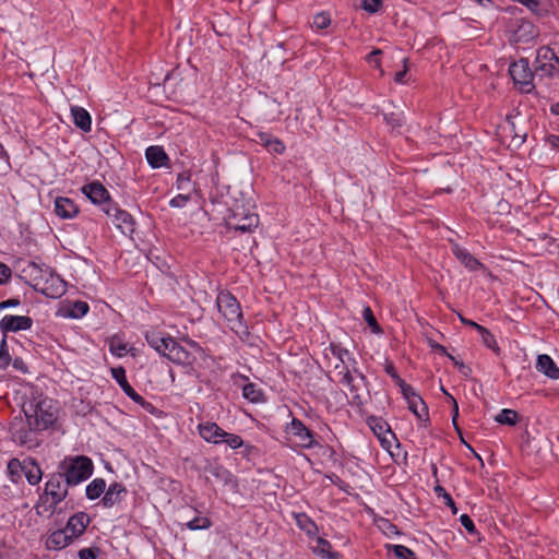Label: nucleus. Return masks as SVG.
Listing matches in <instances>:
<instances>
[{
  "mask_svg": "<svg viewBox=\"0 0 559 559\" xmlns=\"http://www.w3.org/2000/svg\"><path fill=\"white\" fill-rule=\"evenodd\" d=\"M227 206L226 224L229 228L241 233H251L259 225V216L252 211V205L246 201L242 193L234 191L225 201Z\"/></svg>",
  "mask_w": 559,
  "mask_h": 559,
  "instance_id": "nucleus-1",
  "label": "nucleus"
},
{
  "mask_svg": "<svg viewBox=\"0 0 559 559\" xmlns=\"http://www.w3.org/2000/svg\"><path fill=\"white\" fill-rule=\"evenodd\" d=\"M216 305L218 311L228 322L230 329L239 335L245 345L258 346L257 343L248 340L250 334L247 332V328L242 324V312L237 299L228 292H221L216 298Z\"/></svg>",
  "mask_w": 559,
  "mask_h": 559,
  "instance_id": "nucleus-2",
  "label": "nucleus"
},
{
  "mask_svg": "<svg viewBox=\"0 0 559 559\" xmlns=\"http://www.w3.org/2000/svg\"><path fill=\"white\" fill-rule=\"evenodd\" d=\"M64 478L57 472L50 476L45 485L44 496L40 497L36 511L38 515L51 516L57 506L68 496V485L63 484Z\"/></svg>",
  "mask_w": 559,
  "mask_h": 559,
  "instance_id": "nucleus-3",
  "label": "nucleus"
},
{
  "mask_svg": "<svg viewBox=\"0 0 559 559\" xmlns=\"http://www.w3.org/2000/svg\"><path fill=\"white\" fill-rule=\"evenodd\" d=\"M93 469L92 460L84 455L67 457L58 466V472L62 475L68 486H76L86 480L93 474Z\"/></svg>",
  "mask_w": 559,
  "mask_h": 559,
  "instance_id": "nucleus-4",
  "label": "nucleus"
},
{
  "mask_svg": "<svg viewBox=\"0 0 559 559\" xmlns=\"http://www.w3.org/2000/svg\"><path fill=\"white\" fill-rule=\"evenodd\" d=\"M10 432L12 440L22 447L32 449L38 445L36 437L38 429L33 427L29 416L25 420L15 417L11 423Z\"/></svg>",
  "mask_w": 559,
  "mask_h": 559,
  "instance_id": "nucleus-5",
  "label": "nucleus"
},
{
  "mask_svg": "<svg viewBox=\"0 0 559 559\" xmlns=\"http://www.w3.org/2000/svg\"><path fill=\"white\" fill-rule=\"evenodd\" d=\"M533 68L536 76H551L559 72V58L549 47H542L537 50Z\"/></svg>",
  "mask_w": 559,
  "mask_h": 559,
  "instance_id": "nucleus-6",
  "label": "nucleus"
},
{
  "mask_svg": "<svg viewBox=\"0 0 559 559\" xmlns=\"http://www.w3.org/2000/svg\"><path fill=\"white\" fill-rule=\"evenodd\" d=\"M341 383L344 384L348 392L346 395L348 401L353 405H362L368 390L365 382V377L359 373V379H355L350 371L347 369L341 379Z\"/></svg>",
  "mask_w": 559,
  "mask_h": 559,
  "instance_id": "nucleus-7",
  "label": "nucleus"
},
{
  "mask_svg": "<svg viewBox=\"0 0 559 559\" xmlns=\"http://www.w3.org/2000/svg\"><path fill=\"white\" fill-rule=\"evenodd\" d=\"M509 73L515 84L521 86L523 92H530L533 88V80L536 78L535 71L531 70L527 59H520L513 62L509 68Z\"/></svg>",
  "mask_w": 559,
  "mask_h": 559,
  "instance_id": "nucleus-8",
  "label": "nucleus"
},
{
  "mask_svg": "<svg viewBox=\"0 0 559 559\" xmlns=\"http://www.w3.org/2000/svg\"><path fill=\"white\" fill-rule=\"evenodd\" d=\"M25 416H29L31 421L33 423V427L38 429V431L46 430L57 420L56 413L52 411L51 406H48L45 401L39 402L33 409V414H28L26 409H24Z\"/></svg>",
  "mask_w": 559,
  "mask_h": 559,
  "instance_id": "nucleus-9",
  "label": "nucleus"
},
{
  "mask_svg": "<svg viewBox=\"0 0 559 559\" xmlns=\"http://www.w3.org/2000/svg\"><path fill=\"white\" fill-rule=\"evenodd\" d=\"M286 433L290 439L294 438L297 447L310 449L317 444L312 432L297 418H293L292 423L286 427Z\"/></svg>",
  "mask_w": 559,
  "mask_h": 559,
  "instance_id": "nucleus-10",
  "label": "nucleus"
},
{
  "mask_svg": "<svg viewBox=\"0 0 559 559\" xmlns=\"http://www.w3.org/2000/svg\"><path fill=\"white\" fill-rule=\"evenodd\" d=\"M103 211L112 219V224L126 236H131L134 231L135 222L126 211L118 209L115 204H107Z\"/></svg>",
  "mask_w": 559,
  "mask_h": 559,
  "instance_id": "nucleus-11",
  "label": "nucleus"
},
{
  "mask_svg": "<svg viewBox=\"0 0 559 559\" xmlns=\"http://www.w3.org/2000/svg\"><path fill=\"white\" fill-rule=\"evenodd\" d=\"M37 292L49 298H59L67 292V283L50 270Z\"/></svg>",
  "mask_w": 559,
  "mask_h": 559,
  "instance_id": "nucleus-12",
  "label": "nucleus"
},
{
  "mask_svg": "<svg viewBox=\"0 0 559 559\" xmlns=\"http://www.w3.org/2000/svg\"><path fill=\"white\" fill-rule=\"evenodd\" d=\"M111 376L118 382L122 391L135 403L141 404L142 406H151L150 403L145 402V400L134 391V389L129 384L126 378V370L123 367L111 368Z\"/></svg>",
  "mask_w": 559,
  "mask_h": 559,
  "instance_id": "nucleus-13",
  "label": "nucleus"
},
{
  "mask_svg": "<svg viewBox=\"0 0 559 559\" xmlns=\"http://www.w3.org/2000/svg\"><path fill=\"white\" fill-rule=\"evenodd\" d=\"M82 192L95 204H112L108 190L99 182L93 181L82 187Z\"/></svg>",
  "mask_w": 559,
  "mask_h": 559,
  "instance_id": "nucleus-14",
  "label": "nucleus"
},
{
  "mask_svg": "<svg viewBox=\"0 0 559 559\" xmlns=\"http://www.w3.org/2000/svg\"><path fill=\"white\" fill-rule=\"evenodd\" d=\"M49 271V269L39 267L35 262H29L24 269H22L21 278L37 292Z\"/></svg>",
  "mask_w": 559,
  "mask_h": 559,
  "instance_id": "nucleus-15",
  "label": "nucleus"
},
{
  "mask_svg": "<svg viewBox=\"0 0 559 559\" xmlns=\"http://www.w3.org/2000/svg\"><path fill=\"white\" fill-rule=\"evenodd\" d=\"M90 522L91 519L87 513L76 512L70 516L64 530H67L70 537L74 540L84 534Z\"/></svg>",
  "mask_w": 559,
  "mask_h": 559,
  "instance_id": "nucleus-16",
  "label": "nucleus"
},
{
  "mask_svg": "<svg viewBox=\"0 0 559 559\" xmlns=\"http://www.w3.org/2000/svg\"><path fill=\"white\" fill-rule=\"evenodd\" d=\"M32 319L25 316H5L0 321V329L3 333L27 330L32 326Z\"/></svg>",
  "mask_w": 559,
  "mask_h": 559,
  "instance_id": "nucleus-17",
  "label": "nucleus"
},
{
  "mask_svg": "<svg viewBox=\"0 0 559 559\" xmlns=\"http://www.w3.org/2000/svg\"><path fill=\"white\" fill-rule=\"evenodd\" d=\"M537 36L536 27L528 21H521L512 33L514 43H527Z\"/></svg>",
  "mask_w": 559,
  "mask_h": 559,
  "instance_id": "nucleus-18",
  "label": "nucleus"
},
{
  "mask_svg": "<svg viewBox=\"0 0 559 559\" xmlns=\"http://www.w3.org/2000/svg\"><path fill=\"white\" fill-rule=\"evenodd\" d=\"M73 539L68 534L67 530H57L52 532L47 540H46V547L49 550H61L69 546Z\"/></svg>",
  "mask_w": 559,
  "mask_h": 559,
  "instance_id": "nucleus-19",
  "label": "nucleus"
},
{
  "mask_svg": "<svg viewBox=\"0 0 559 559\" xmlns=\"http://www.w3.org/2000/svg\"><path fill=\"white\" fill-rule=\"evenodd\" d=\"M55 212L59 217L68 219L74 217L79 209L71 199L59 197L55 200Z\"/></svg>",
  "mask_w": 559,
  "mask_h": 559,
  "instance_id": "nucleus-20",
  "label": "nucleus"
},
{
  "mask_svg": "<svg viewBox=\"0 0 559 559\" xmlns=\"http://www.w3.org/2000/svg\"><path fill=\"white\" fill-rule=\"evenodd\" d=\"M536 369L552 380L559 379L558 366L555 364L554 359L546 354H542L537 357Z\"/></svg>",
  "mask_w": 559,
  "mask_h": 559,
  "instance_id": "nucleus-21",
  "label": "nucleus"
},
{
  "mask_svg": "<svg viewBox=\"0 0 559 559\" xmlns=\"http://www.w3.org/2000/svg\"><path fill=\"white\" fill-rule=\"evenodd\" d=\"M127 492L126 487L120 483H112L109 485L107 491L102 499L103 506L111 508L122 500V495Z\"/></svg>",
  "mask_w": 559,
  "mask_h": 559,
  "instance_id": "nucleus-22",
  "label": "nucleus"
},
{
  "mask_svg": "<svg viewBox=\"0 0 559 559\" xmlns=\"http://www.w3.org/2000/svg\"><path fill=\"white\" fill-rule=\"evenodd\" d=\"M200 436L207 442L222 443L224 430L215 423H205L199 425Z\"/></svg>",
  "mask_w": 559,
  "mask_h": 559,
  "instance_id": "nucleus-23",
  "label": "nucleus"
},
{
  "mask_svg": "<svg viewBox=\"0 0 559 559\" xmlns=\"http://www.w3.org/2000/svg\"><path fill=\"white\" fill-rule=\"evenodd\" d=\"M146 340L148 345L154 349H162V347L165 349H168L169 347H171V349H182V347L179 346L178 343L169 336L166 337L157 333H152L146 335Z\"/></svg>",
  "mask_w": 559,
  "mask_h": 559,
  "instance_id": "nucleus-24",
  "label": "nucleus"
},
{
  "mask_svg": "<svg viewBox=\"0 0 559 559\" xmlns=\"http://www.w3.org/2000/svg\"><path fill=\"white\" fill-rule=\"evenodd\" d=\"M145 157L147 163L153 168H159L168 160V156L165 153L164 148L160 146H150L146 148Z\"/></svg>",
  "mask_w": 559,
  "mask_h": 559,
  "instance_id": "nucleus-25",
  "label": "nucleus"
},
{
  "mask_svg": "<svg viewBox=\"0 0 559 559\" xmlns=\"http://www.w3.org/2000/svg\"><path fill=\"white\" fill-rule=\"evenodd\" d=\"M74 124L84 132H88L92 126V119L87 110L82 107L73 106L71 108Z\"/></svg>",
  "mask_w": 559,
  "mask_h": 559,
  "instance_id": "nucleus-26",
  "label": "nucleus"
},
{
  "mask_svg": "<svg viewBox=\"0 0 559 559\" xmlns=\"http://www.w3.org/2000/svg\"><path fill=\"white\" fill-rule=\"evenodd\" d=\"M454 255L471 271H475L483 266V264L474 258L467 250L461 248L459 245L453 246Z\"/></svg>",
  "mask_w": 559,
  "mask_h": 559,
  "instance_id": "nucleus-27",
  "label": "nucleus"
},
{
  "mask_svg": "<svg viewBox=\"0 0 559 559\" xmlns=\"http://www.w3.org/2000/svg\"><path fill=\"white\" fill-rule=\"evenodd\" d=\"M408 409L419 419L424 423H427L429 420L428 415V407L424 400L418 395L414 400L407 402Z\"/></svg>",
  "mask_w": 559,
  "mask_h": 559,
  "instance_id": "nucleus-28",
  "label": "nucleus"
},
{
  "mask_svg": "<svg viewBox=\"0 0 559 559\" xmlns=\"http://www.w3.org/2000/svg\"><path fill=\"white\" fill-rule=\"evenodd\" d=\"M331 549V543L322 537H318L317 545L312 547L313 552L322 558L338 559V552H333Z\"/></svg>",
  "mask_w": 559,
  "mask_h": 559,
  "instance_id": "nucleus-29",
  "label": "nucleus"
},
{
  "mask_svg": "<svg viewBox=\"0 0 559 559\" xmlns=\"http://www.w3.org/2000/svg\"><path fill=\"white\" fill-rule=\"evenodd\" d=\"M295 519L297 526L308 536L313 537L318 534L317 524L306 513H297Z\"/></svg>",
  "mask_w": 559,
  "mask_h": 559,
  "instance_id": "nucleus-30",
  "label": "nucleus"
},
{
  "mask_svg": "<svg viewBox=\"0 0 559 559\" xmlns=\"http://www.w3.org/2000/svg\"><path fill=\"white\" fill-rule=\"evenodd\" d=\"M204 471L207 474V478L214 477L224 484H227L230 480V473L222 465L210 464Z\"/></svg>",
  "mask_w": 559,
  "mask_h": 559,
  "instance_id": "nucleus-31",
  "label": "nucleus"
},
{
  "mask_svg": "<svg viewBox=\"0 0 559 559\" xmlns=\"http://www.w3.org/2000/svg\"><path fill=\"white\" fill-rule=\"evenodd\" d=\"M106 481L103 478H95L86 487V497L90 500H95L105 492Z\"/></svg>",
  "mask_w": 559,
  "mask_h": 559,
  "instance_id": "nucleus-32",
  "label": "nucleus"
},
{
  "mask_svg": "<svg viewBox=\"0 0 559 559\" xmlns=\"http://www.w3.org/2000/svg\"><path fill=\"white\" fill-rule=\"evenodd\" d=\"M369 425L379 439L385 441V433H392L390 426L381 418H370Z\"/></svg>",
  "mask_w": 559,
  "mask_h": 559,
  "instance_id": "nucleus-33",
  "label": "nucleus"
},
{
  "mask_svg": "<svg viewBox=\"0 0 559 559\" xmlns=\"http://www.w3.org/2000/svg\"><path fill=\"white\" fill-rule=\"evenodd\" d=\"M519 420V414L509 408L502 409L497 416L496 421L501 425L514 426Z\"/></svg>",
  "mask_w": 559,
  "mask_h": 559,
  "instance_id": "nucleus-34",
  "label": "nucleus"
},
{
  "mask_svg": "<svg viewBox=\"0 0 559 559\" xmlns=\"http://www.w3.org/2000/svg\"><path fill=\"white\" fill-rule=\"evenodd\" d=\"M242 395L250 402L257 403L261 400L262 392L253 383H247L242 388Z\"/></svg>",
  "mask_w": 559,
  "mask_h": 559,
  "instance_id": "nucleus-35",
  "label": "nucleus"
},
{
  "mask_svg": "<svg viewBox=\"0 0 559 559\" xmlns=\"http://www.w3.org/2000/svg\"><path fill=\"white\" fill-rule=\"evenodd\" d=\"M88 311V305L85 301H74L68 311V316L71 318H81Z\"/></svg>",
  "mask_w": 559,
  "mask_h": 559,
  "instance_id": "nucleus-36",
  "label": "nucleus"
},
{
  "mask_svg": "<svg viewBox=\"0 0 559 559\" xmlns=\"http://www.w3.org/2000/svg\"><path fill=\"white\" fill-rule=\"evenodd\" d=\"M186 525L191 531L206 530L211 526V521L206 516H195L192 520L188 521Z\"/></svg>",
  "mask_w": 559,
  "mask_h": 559,
  "instance_id": "nucleus-37",
  "label": "nucleus"
},
{
  "mask_svg": "<svg viewBox=\"0 0 559 559\" xmlns=\"http://www.w3.org/2000/svg\"><path fill=\"white\" fill-rule=\"evenodd\" d=\"M163 356L178 365L189 364V352H163Z\"/></svg>",
  "mask_w": 559,
  "mask_h": 559,
  "instance_id": "nucleus-38",
  "label": "nucleus"
},
{
  "mask_svg": "<svg viewBox=\"0 0 559 559\" xmlns=\"http://www.w3.org/2000/svg\"><path fill=\"white\" fill-rule=\"evenodd\" d=\"M177 188L183 192H192L194 191V186L191 183V178L189 173H181L177 178Z\"/></svg>",
  "mask_w": 559,
  "mask_h": 559,
  "instance_id": "nucleus-39",
  "label": "nucleus"
},
{
  "mask_svg": "<svg viewBox=\"0 0 559 559\" xmlns=\"http://www.w3.org/2000/svg\"><path fill=\"white\" fill-rule=\"evenodd\" d=\"M362 317L373 333H380L381 328L370 307H365L362 310Z\"/></svg>",
  "mask_w": 559,
  "mask_h": 559,
  "instance_id": "nucleus-40",
  "label": "nucleus"
},
{
  "mask_svg": "<svg viewBox=\"0 0 559 559\" xmlns=\"http://www.w3.org/2000/svg\"><path fill=\"white\" fill-rule=\"evenodd\" d=\"M390 549L399 559H417L415 552L403 545H392Z\"/></svg>",
  "mask_w": 559,
  "mask_h": 559,
  "instance_id": "nucleus-41",
  "label": "nucleus"
},
{
  "mask_svg": "<svg viewBox=\"0 0 559 559\" xmlns=\"http://www.w3.org/2000/svg\"><path fill=\"white\" fill-rule=\"evenodd\" d=\"M476 330L479 332L481 341L486 347L493 349L497 346L493 335L484 326L476 325Z\"/></svg>",
  "mask_w": 559,
  "mask_h": 559,
  "instance_id": "nucleus-42",
  "label": "nucleus"
},
{
  "mask_svg": "<svg viewBox=\"0 0 559 559\" xmlns=\"http://www.w3.org/2000/svg\"><path fill=\"white\" fill-rule=\"evenodd\" d=\"M222 443H226L231 449H238L242 445V439L238 435L228 433L226 431L223 432Z\"/></svg>",
  "mask_w": 559,
  "mask_h": 559,
  "instance_id": "nucleus-43",
  "label": "nucleus"
},
{
  "mask_svg": "<svg viewBox=\"0 0 559 559\" xmlns=\"http://www.w3.org/2000/svg\"><path fill=\"white\" fill-rule=\"evenodd\" d=\"M449 359H451L454 365L459 368V371L466 378L472 374V369L469 366L465 365L459 356H454L449 352H443Z\"/></svg>",
  "mask_w": 559,
  "mask_h": 559,
  "instance_id": "nucleus-44",
  "label": "nucleus"
},
{
  "mask_svg": "<svg viewBox=\"0 0 559 559\" xmlns=\"http://www.w3.org/2000/svg\"><path fill=\"white\" fill-rule=\"evenodd\" d=\"M442 392L447 395H449L451 397V400L453 401V404H454V414H453V417H452V423H453V426L455 428V431L459 433L460 438H461V441L467 445L468 449L472 450L471 445H468L465 440L463 439V436H462V430L461 428L459 427V424L456 423V419H457V416H459V406H457V403L456 401L454 400L453 396H451L443 388H441Z\"/></svg>",
  "mask_w": 559,
  "mask_h": 559,
  "instance_id": "nucleus-45",
  "label": "nucleus"
},
{
  "mask_svg": "<svg viewBox=\"0 0 559 559\" xmlns=\"http://www.w3.org/2000/svg\"><path fill=\"white\" fill-rule=\"evenodd\" d=\"M382 0H362L361 8L369 13H377L382 8Z\"/></svg>",
  "mask_w": 559,
  "mask_h": 559,
  "instance_id": "nucleus-46",
  "label": "nucleus"
},
{
  "mask_svg": "<svg viewBox=\"0 0 559 559\" xmlns=\"http://www.w3.org/2000/svg\"><path fill=\"white\" fill-rule=\"evenodd\" d=\"M384 370L392 378V380L396 383V385H400V384H402V382H404V380L396 372V369L392 361L385 360Z\"/></svg>",
  "mask_w": 559,
  "mask_h": 559,
  "instance_id": "nucleus-47",
  "label": "nucleus"
},
{
  "mask_svg": "<svg viewBox=\"0 0 559 559\" xmlns=\"http://www.w3.org/2000/svg\"><path fill=\"white\" fill-rule=\"evenodd\" d=\"M330 16L324 12L318 13L313 19V25L319 29L326 28L330 25Z\"/></svg>",
  "mask_w": 559,
  "mask_h": 559,
  "instance_id": "nucleus-48",
  "label": "nucleus"
},
{
  "mask_svg": "<svg viewBox=\"0 0 559 559\" xmlns=\"http://www.w3.org/2000/svg\"><path fill=\"white\" fill-rule=\"evenodd\" d=\"M99 554H100V550L97 547L83 548L79 551V558L80 559H97Z\"/></svg>",
  "mask_w": 559,
  "mask_h": 559,
  "instance_id": "nucleus-49",
  "label": "nucleus"
},
{
  "mask_svg": "<svg viewBox=\"0 0 559 559\" xmlns=\"http://www.w3.org/2000/svg\"><path fill=\"white\" fill-rule=\"evenodd\" d=\"M26 479L31 485H37L41 479V471L38 466H34V468L26 472Z\"/></svg>",
  "mask_w": 559,
  "mask_h": 559,
  "instance_id": "nucleus-50",
  "label": "nucleus"
},
{
  "mask_svg": "<svg viewBox=\"0 0 559 559\" xmlns=\"http://www.w3.org/2000/svg\"><path fill=\"white\" fill-rule=\"evenodd\" d=\"M399 388L401 389V392L407 402H409L418 396V394L415 392L414 388L412 385L407 384L405 381L402 382V384H400Z\"/></svg>",
  "mask_w": 559,
  "mask_h": 559,
  "instance_id": "nucleus-51",
  "label": "nucleus"
},
{
  "mask_svg": "<svg viewBox=\"0 0 559 559\" xmlns=\"http://www.w3.org/2000/svg\"><path fill=\"white\" fill-rule=\"evenodd\" d=\"M190 193L191 192L179 193L177 197H175L170 200L169 204L173 207L185 206L188 203V201L190 200Z\"/></svg>",
  "mask_w": 559,
  "mask_h": 559,
  "instance_id": "nucleus-52",
  "label": "nucleus"
},
{
  "mask_svg": "<svg viewBox=\"0 0 559 559\" xmlns=\"http://www.w3.org/2000/svg\"><path fill=\"white\" fill-rule=\"evenodd\" d=\"M265 146L274 152V153H277V154H281L284 152L285 150V146L284 144L280 141V140H269L266 143H265Z\"/></svg>",
  "mask_w": 559,
  "mask_h": 559,
  "instance_id": "nucleus-53",
  "label": "nucleus"
},
{
  "mask_svg": "<svg viewBox=\"0 0 559 559\" xmlns=\"http://www.w3.org/2000/svg\"><path fill=\"white\" fill-rule=\"evenodd\" d=\"M460 522H461V524L463 525V527H464L468 533H475V532H476V528H475L474 522H473V520H472L467 514H462V515H461V518H460Z\"/></svg>",
  "mask_w": 559,
  "mask_h": 559,
  "instance_id": "nucleus-54",
  "label": "nucleus"
},
{
  "mask_svg": "<svg viewBox=\"0 0 559 559\" xmlns=\"http://www.w3.org/2000/svg\"><path fill=\"white\" fill-rule=\"evenodd\" d=\"M108 346L109 349H126V344L118 335H115L109 338Z\"/></svg>",
  "mask_w": 559,
  "mask_h": 559,
  "instance_id": "nucleus-55",
  "label": "nucleus"
},
{
  "mask_svg": "<svg viewBox=\"0 0 559 559\" xmlns=\"http://www.w3.org/2000/svg\"><path fill=\"white\" fill-rule=\"evenodd\" d=\"M12 361L10 352H0V368L5 369Z\"/></svg>",
  "mask_w": 559,
  "mask_h": 559,
  "instance_id": "nucleus-56",
  "label": "nucleus"
},
{
  "mask_svg": "<svg viewBox=\"0 0 559 559\" xmlns=\"http://www.w3.org/2000/svg\"><path fill=\"white\" fill-rule=\"evenodd\" d=\"M13 368L22 373L27 372V366L22 358H15L12 360Z\"/></svg>",
  "mask_w": 559,
  "mask_h": 559,
  "instance_id": "nucleus-57",
  "label": "nucleus"
},
{
  "mask_svg": "<svg viewBox=\"0 0 559 559\" xmlns=\"http://www.w3.org/2000/svg\"><path fill=\"white\" fill-rule=\"evenodd\" d=\"M382 53V50L381 49H374L372 50L368 57H367V60L368 62H373L376 64V67H380V60L378 59V57Z\"/></svg>",
  "mask_w": 559,
  "mask_h": 559,
  "instance_id": "nucleus-58",
  "label": "nucleus"
},
{
  "mask_svg": "<svg viewBox=\"0 0 559 559\" xmlns=\"http://www.w3.org/2000/svg\"><path fill=\"white\" fill-rule=\"evenodd\" d=\"M11 276V270L3 263H0V284L4 283Z\"/></svg>",
  "mask_w": 559,
  "mask_h": 559,
  "instance_id": "nucleus-59",
  "label": "nucleus"
},
{
  "mask_svg": "<svg viewBox=\"0 0 559 559\" xmlns=\"http://www.w3.org/2000/svg\"><path fill=\"white\" fill-rule=\"evenodd\" d=\"M404 62V69L402 71H399L395 73V76H394V81L396 83H403L404 82V78L407 73V59H404L403 60Z\"/></svg>",
  "mask_w": 559,
  "mask_h": 559,
  "instance_id": "nucleus-60",
  "label": "nucleus"
},
{
  "mask_svg": "<svg viewBox=\"0 0 559 559\" xmlns=\"http://www.w3.org/2000/svg\"><path fill=\"white\" fill-rule=\"evenodd\" d=\"M520 3L527 7L531 11H536L539 7L538 0H518Z\"/></svg>",
  "mask_w": 559,
  "mask_h": 559,
  "instance_id": "nucleus-61",
  "label": "nucleus"
},
{
  "mask_svg": "<svg viewBox=\"0 0 559 559\" xmlns=\"http://www.w3.org/2000/svg\"><path fill=\"white\" fill-rule=\"evenodd\" d=\"M20 305V300L17 298H11V299H8V300H4L2 302H0V309H5V308H9V307H15V306H19Z\"/></svg>",
  "mask_w": 559,
  "mask_h": 559,
  "instance_id": "nucleus-62",
  "label": "nucleus"
},
{
  "mask_svg": "<svg viewBox=\"0 0 559 559\" xmlns=\"http://www.w3.org/2000/svg\"><path fill=\"white\" fill-rule=\"evenodd\" d=\"M385 120L393 128L401 126V120L399 118H395L394 114H391L390 116H385Z\"/></svg>",
  "mask_w": 559,
  "mask_h": 559,
  "instance_id": "nucleus-63",
  "label": "nucleus"
},
{
  "mask_svg": "<svg viewBox=\"0 0 559 559\" xmlns=\"http://www.w3.org/2000/svg\"><path fill=\"white\" fill-rule=\"evenodd\" d=\"M443 500H444V503H445L448 507H450V508H451V510H452V512L455 514V513L457 512V509H456V507H455V503H454V501H453L452 497H451L450 495H445V496H444V498H443Z\"/></svg>",
  "mask_w": 559,
  "mask_h": 559,
  "instance_id": "nucleus-64",
  "label": "nucleus"
}]
</instances>
